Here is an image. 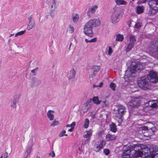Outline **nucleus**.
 <instances>
[{"mask_svg":"<svg viewBox=\"0 0 158 158\" xmlns=\"http://www.w3.org/2000/svg\"><path fill=\"white\" fill-rule=\"evenodd\" d=\"M54 10H51V11L50 13V15L52 18H53L54 16Z\"/></svg>","mask_w":158,"mask_h":158,"instance_id":"obj_51","label":"nucleus"},{"mask_svg":"<svg viewBox=\"0 0 158 158\" xmlns=\"http://www.w3.org/2000/svg\"><path fill=\"white\" fill-rule=\"evenodd\" d=\"M97 40V39L95 37L91 39L90 40H88L87 39H85V41L86 43H88L89 42V43H94L96 42Z\"/></svg>","mask_w":158,"mask_h":158,"instance_id":"obj_29","label":"nucleus"},{"mask_svg":"<svg viewBox=\"0 0 158 158\" xmlns=\"http://www.w3.org/2000/svg\"><path fill=\"white\" fill-rule=\"evenodd\" d=\"M103 85V82H101L100 83V84L98 85V87H102V86Z\"/></svg>","mask_w":158,"mask_h":158,"instance_id":"obj_55","label":"nucleus"},{"mask_svg":"<svg viewBox=\"0 0 158 158\" xmlns=\"http://www.w3.org/2000/svg\"><path fill=\"white\" fill-rule=\"evenodd\" d=\"M102 106L103 107H106L108 106V104L106 101H104L102 102Z\"/></svg>","mask_w":158,"mask_h":158,"instance_id":"obj_44","label":"nucleus"},{"mask_svg":"<svg viewBox=\"0 0 158 158\" xmlns=\"http://www.w3.org/2000/svg\"><path fill=\"white\" fill-rule=\"evenodd\" d=\"M54 113V110H49L48 111L47 113V116L49 119L51 121L53 120L54 119V115L52 114Z\"/></svg>","mask_w":158,"mask_h":158,"instance_id":"obj_17","label":"nucleus"},{"mask_svg":"<svg viewBox=\"0 0 158 158\" xmlns=\"http://www.w3.org/2000/svg\"><path fill=\"white\" fill-rule=\"evenodd\" d=\"M137 83L138 86L143 89H149L151 87L149 78L145 76L139 78L137 80Z\"/></svg>","mask_w":158,"mask_h":158,"instance_id":"obj_2","label":"nucleus"},{"mask_svg":"<svg viewBox=\"0 0 158 158\" xmlns=\"http://www.w3.org/2000/svg\"><path fill=\"white\" fill-rule=\"evenodd\" d=\"M100 24L101 21L99 19H93L85 23L84 26L93 29L94 27L98 26Z\"/></svg>","mask_w":158,"mask_h":158,"instance_id":"obj_6","label":"nucleus"},{"mask_svg":"<svg viewBox=\"0 0 158 158\" xmlns=\"http://www.w3.org/2000/svg\"><path fill=\"white\" fill-rule=\"evenodd\" d=\"M96 75V74L95 72H93L92 75L90 76V77H91L92 78L95 77Z\"/></svg>","mask_w":158,"mask_h":158,"instance_id":"obj_53","label":"nucleus"},{"mask_svg":"<svg viewBox=\"0 0 158 158\" xmlns=\"http://www.w3.org/2000/svg\"><path fill=\"white\" fill-rule=\"evenodd\" d=\"M100 69V67L99 66L94 65L92 68V69L93 72H97Z\"/></svg>","mask_w":158,"mask_h":158,"instance_id":"obj_27","label":"nucleus"},{"mask_svg":"<svg viewBox=\"0 0 158 158\" xmlns=\"http://www.w3.org/2000/svg\"><path fill=\"white\" fill-rule=\"evenodd\" d=\"M74 28L73 27L70 26L69 28V31L70 33H73L74 32Z\"/></svg>","mask_w":158,"mask_h":158,"instance_id":"obj_50","label":"nucleus"},{"mask_svg":"<svg viewBox=\"0 0 158 158\" xmlns=\"http://www.w3.org/2000/svg\"><path fill=\"white\" fill-rule=\"evenodd\" d=\"M90 115L92 118H94V114L91 113L90 114Z\"/></svg>","mask_w":158,"mask_h":158,"instance_id":"obj_56","label":"nucleus"},{"mask_svg":"<svg viewBox=\"0 0 158 158\" xmlns=\"http://www.w3.org/2000/svg\"><path fill=\"white\" fill-rule=\"evenodd\" d=\"M49 155L51 156L52 157L55 156V153L53 151H52V153H50Z\"/></svg>","mask_w":158,"mask_h":158,"instance_id":"obj_52","label":"nucleus"},{"mask_svg":"<svg viewBox=\"0 0 158 158\" xmlns=\"http://www.w3.org/2000/svg\"><path fill=\"white\" fill-rule=\"evenodd\" d=\"M104 132L103 131H100L98 133V135L99 137H101L102 135L104 134Z\"/></svg>","mask_w":158,"mask_h":158,"instance_id":"obj_49","label":"nucleus"},{"mask_svg":"<svg viewBox=\"0 0 158 158\" xmlns=\"http://www.w3.org/2000/svg\"><path fill=\"white\" fill-rule=\"evenodd\" d=\"M66 131L64 130H62L59 134V136L60 137H61L64 136H67L68 135L67 134H65Z\"/></svg>","mask_w":158,"mask_h":158,"instance_id":"obj_35","label":"nucleus"},{"mask_svg":"<svg viewBox=\"0 0 158 158\" xmlns=\"http://www.w3.org/2000/svg\"><path fill=\"white\" fill-rule=\"evenodd\" d=\"M84 33L88 36L91 37H92L94 35L93 29L85 26L84 27Z\"/></svg>","mask_w":158,"mask_h":158,"instance_id":"obj_14","label":"nucleus"},{"mask_svg":"<svg viewBox=\"0 0 158 158\" xmlns=\"http://www.w3.org/2000/svg\"><path fill=\"white\" fill-rule=\"evenodd\" d=\"M38 70V67L36 68L35 69L32 70H31V72L32 73H34V75H35L36 73H36Z\"/></svg>","mask_w":158,"mask_h":158,"instance_id":"obj_46","label":"nucleus"},{"mask_svg":"<svg viewBox=\"0 0 158 158\" xmlns=\"http://www.w3.org/2000/svg\"><path fill=\"white\" fill-rule=\"evenodd\" d=\"M76 74L75 71L74 69H73L70 71L68 74L67 77L69 80L72 79L75 77Z\"/></svg>","mask_w":158,"mask_h":158,"instance_id":"obj_16","label":"nucleus"},{"mask_svg":"<svg viewBox=\"0 0 158 158\" xmlns=\"http://www.w3.org/2000/svg\"><path fill=\"white\" fill-rule=\"evenodd\" d=\"M120 13V9L115 8L114 9V11L113 12L111 18L112 23L113 24H115L119 21L118 17Z\"/></svg>","mask_w":158,"mask_h":158,"instance_id":"obj_7","label":"nucleus"},{"mask_svg":"<svg viewBox=\"0 0 158 158\" xmlns=\"http://www.w3.org/2000/svg\"><path fill=\"white\" fill-rule=\"evenodd\" d=\"M51 8L52 10H55L57 8L56 0H52L50 2Z\"/></svg>","mask_w":158,"mask_h":158,"instance_id":"obj_21","label":"nucleus"},{"mask_svg":"<svg viewBox=\"0 0 158 158\" xmlns=\"http://www.w3.org/2000/svg\"><path fill=\"white\" fill-rule=\"evenodd\" d=\"M13 35H14V34H11L10 35V37Z\"/></svg>","mask_w":158,"mask_h":158,"instance_id":"obj_60","label":"nucleus"},{"mask_svg":"<svg viewBox=\"0 0 158 158\" xmlns=\"http://www.w3.org/2000/svg\"><path fill=\"white\" fill-rule=\"evenodd\" d=\"M75 122H73L71 124H68L66 125V127H74V126L75 125Z\"/></svg>","mask_w":158,"mask_h":158,"instance_id":"obj_45","label":"nucleus"},{"mask_svg":"<svg viewBox=\"0 0 158 158\" xmlns=\"http://www.w3.org/2000/svg\"><path fill=\"white\" fill-rule=\"evenodd\" d=\"M148 104L151 107L155 108L158 106V102L155 100L150 101Z\"/></svg>","mask_w":158,"mask_h":158,"instance_id":"obj_18","label":"nucleus"},{"mask_svg":"<svg viewBox=\"0 0 158 158\" xmlns=\"http://www.w3.org/2000/svg\"><path fill=\"white\" fill-rule=\"evenodd\" d=\"M25 31L26 30H24L17 32L15 34V37H17L18 35H21L25 33Z\"/></svg>","mask_w":158,"mask_h":158,"instance_id":"obj_38","label":"nucleus"},{"mask_svg":"<svg viewBox=\"0 0 158 158\" xmlns=\"http://www.w3.org/2000/svg\"><path fill=\"white\" fill-rule=\"evenodd\" d=\"M141 129L142 133H145V131L149 130V128L146 126L142 127Z\"/></svg>","mask_w":158,"mask_h":158,"instance_id":"obj_39","label":"nucleus"},{"mask_svg":"<svg viewBox=\"0 0 158 158\" xmlns=\"http://www.w3.org/2000/svg\"><path fill=\"white\" fill-rule=\"evenodd\" d=\"M110 131L114 132H115L117 131V129L116 128V125L114 123H112L110 125Z\"/></svg>","mask_w":158,"mask_h":158,"instance_id":"obj_24","label":"nucleus"},{"mask_svg":"<svg viewBox=\"0 0 158 158\" xmlns=\"http://www.w3.org/2000/svg\"><path fill=\"white\" fill-rule=\"evenodd\" d=\"M148 77L150 78L149 80L152 83H155L158 81V74L153 71H150Z\"/></svg>","mask_w":158,"mask_h":158,"instance_id":"obj_10","label":"nucleus"},{"mask_svg":"<svg viewBox=\"0 0 158 158\" xmlns=\"http://www.w3.org/2000/svg\"><path fill=\"white\" fill-rule=\"evenodd\" d=\"M73 129V127H71V128L68 130V131L71 132L72 131Z\"/></svg>","mask_w":158,"mask_h":158,"instance_id":"obj_57","label":"nucleus"},{"mask_svg":"<svg viewBox=\"0 0 158 158\" xmlns=\"http://www.w3.org/2000/svg\"><path fill=\"white\" fill-rule=\"evenodd\" d=\"M33 81L35 83V85H38L41 83V81L40 79H38L35 78L33 79Z\"/></svg>","mask_w":158,"mask_h":158,"instance_id":"obj_33","label":"nucleus"},{"mask_svg":"<svg viewBox=\"0 0 158 158\" xmlns=\"http://www.w3.org/2000/svg\"><path fill=\"white\" fill-rule=\"evenodd\" d=\"M106 139L107 141L112 140H114L116 138V136L114 135H112L108 134L106 135Z\"/></svg>","mask_w":158,"mask_h":158,"instance_id":"obj_19","label":"nucleus"},{"mask_svg":"<svg viewBox=\"0 0 158 158\" xmlns=\"http://www.w3.org/2000/svg\"><path fill=\"white\" fill-rule=\"evenodd\" d=\"M110 86L112 90L114 91L115 90L116 85L115 83L111 82L110 85Z\"/></svg>","mask_w":158,"mask_h":158,"instance_id":"obj_36","label":"nucleus"},{"mask_svg":"<svg viewBox=\"0 0 158 158\" xmlns=\"http://www.w3.org/2000/svg\"><path fill=\"white\" fill-rule=\"evenodd\" d=\"M136 75L135 70L131 66L128 68L126 70L125 74L124 76V79L126 81L130 82L132 81L134 78L136 77Z\"/></svg>","mask_w":158,"mask_h":158,"instance_id":"obj_4","label":"nucleus"},{"mask_svg":"<svg viewBox=\"0 0 158 158\" xmlns=\"http://www.w3.org/2000/svg\"><path fill=\"white\" fill-rule=\"evenodd\" d=\"M93 101L94 103H96L97 104H99L101 102L99 100L98 97H94L93 99Z\"/></svg>","mask_w":158,"mask_h":158,"instance_id":"obj_30","label":"nucleus"},{"mask_svg":"<svg viewBox=\"0 0 158 158\" xmlns=\"http://www.w3.org/2000/svg\"><path fill=\"white\" fill-rule=\"evenodd\" d=\"M10 39L8 41V43H9V42L10 41Z\"/></svg>","mask_w":158,"mask_h":158,"instance_id":"obj_62","label":"nucleus"},{"mask_svg":"<svg viewBox=\"0 0 158 158\" xmlns=\"http://www.w3.org/2000/svg\"><path fill=\"white\" fill-rule=\"evenodd\" d=\"M59 124V122L58 121L54 120L52 123L51 124V126L53 127L58 125Z\"/></svg>","mask_w":158,"mask_h":158,"instance_id":"obj_37","label":"nucleus"},{"mask_svg":"<svg viewBox=\"0 0 158 158\" xmlns=\"http://www.w3.org/2000/svg\"><path fill=\"white\" fill-rule=\"evenodd\" d=\"M8 153L6 152L2 155L0 158H7L8 157Z\"/></svg>","mask_w":158,"mask_h":158,"instance_id":"obj_41","label":"nucleus"},{"mask_svg":"<svg viewBox=\"0 0 158 158\" xmlns=\"http://www.w3.org/2000/svg\"><path fill=\"white\" fill-rule=\"evenodd\" d=\"M20 95L19 94L16 95L14 96V100L11 105V106L12 107H16V104L18 102V100L19 98H20Z\"/></svg>","mask_w":158,"mask_h":158,"instance_id":"obj_15","label":"nucleus"},{"mask_svg":"<svg viewBox=\"0 0 158 158\" xmlns=\"http://www.w3.org/2000/svg\"><path fill=\"white\" fill-rule=\"evenodd\" d=\"M101 149V148H100L99 143H96L95 144L93 148L94 150L96 152H98Z\"/></svg>","mask_w":158,"mask_h":158,"instance_id":"obj_25","label":"nucleus"},{"mask_svg":"<svg viewBox=\"0 0 158 158\" xmlns=\"http://www.w3.org/2000/svg\"><path fill=\"white\" fill-rule=\"evenodd\" d=\"M123 39V35L118 34L116 35V40L117 41H122Z\"/></svg>","mask_w":158,"mask_h":158,"instance_id":"obj_28","label":"nucleus"},{"mask_svg":"<svg viewBox=\"0 0 158 158\" xmlns=\"http://www.w3.org/2000/svg\"><path fill=\"white\" fill-rule=\"evenodd\" d=\"M103 152L106 155H108L110 153V150L107 149H104Z\"/></svg>","mask_w":158,"mask_h":158,"instance_id":"obj_43","label":"nucleus"},{"mask_svg":"<svg viewBox=\"0 0 158 158\" xmlns=\"http://www.w3.org/2000/svg\"><path fill=\"white\" fill-rule=\"evenodd\" d=\"M28 24L27 25V29L28 30H30L35 27L36 24L34 20L32 19L31 15L28 17Z\"/></svg>","mask_w":158,"mask_h":158,"instance_id":"obj_13","label":"nucleus"},{"mask_svg":"<svg viewBox=\"0 0 158 158\" xmlns=\"http://www.w3.org/2000/svg\"><path fill=\"white\" fill-rule=\"evenodd\" d=\"M112 52L113 51L112 49V48H111V47H109L108 54L109 55H110Z\"/></svg>","mask_w":158,"mask_h":158,"instance_id":"obj_48","label":"nucleus"},{"mask_svg":"<svg viewBox=\"0 0 158 158\" xmlns=\"http://www.w3.org/2000/svg\"><path fill=\"white\" fill-rule=\"evenodd\" d=\"M151 147L149 149L146 145L141 144L138 146H125L123 148V156H128V157H123V158H146L151 156L153 152V148Z\"/></svg>","mask_w":158,"mask_h":158,"instance_id":"obj_1","label":"nucleus"},{"mask_svg":"<svg viewBox=\"0 0 158 158\" xmlns=\"http://www.w3.org/2000/svg\"><path fill=\"white\" fill-rule=\"evenodd\" d=\"M125 110L126 108L123 106H118L117 112L116 114V117L119 118L121 122L122 121V118L124 114Z\"/></svg>","mask_w":158,"mask_h":158,"instance_id":"obj_8","label":"nucleus"},{"mask_svg":"<svg viewBox=\"0 0 158 158\" xmlns=\"http://www.w3.org/2000/svg\"><path fill=\"white\" fill-rule=\"evenodd\" d=\"M144 8L143 6H138L136 7V12L138 14L142 13L144 10Z\"/></svg>","mask_w":158,"mask_h":158,"instance_id":"obj_22","label":"nucleus"},{"mask_svg":"<svg viewBox=\"0 0 158 158\" xmlns=\"http://www.w3.org/2000/svg\"><path fill=\"white\" fill-rule=\"evenodd\" d=\"M143 64L141 63H133L131 66L135 70L136 73H139L144 68Z\"/></svg>","mask_w":158,"mask_h":158,"instance_id":"obj_9","label":"nucleus"},{"mask_svg":"<svg viewBox=\"0 0 158 158\" xmlns=\"http://www.w3.org/2000/svg\"><path fill=\"white\" fill-rule=\"evenodd\" d=\"M148 1V0H143V2H142V3H145V2H146L147 1Z\"/></svg>","mask_w":158,"mask_h":158,"instance_id":"obj_59","label":"nucleus"},{"mask_svg":"<svg viewBox=\"0 0 158 158\" xmlns=\"http://www.w3.org/2000/svg\"><path fill=\"white\" fill-rule=\"evenodd\" d=\"M142 26V24L140 23H136L135 25V28L139 29Z\"/></svg>","mask_w":158,"mask_h":158,"instance_id":"obj_42","label":"nucleus"},{"mask_svg":"<svg viewBox=\"0 0 158 158\" xmlns=\"http://www.w3.org/2000/svg\"><path fill=\"white\" fill-rule=\"evenodd\" d=\"M36 158H40V157L37 156Z\"/></svg>","mask_w":158,"mask_h":158,"instance_id":"obj_63","label":"nucleus"},{"mask_svg":"<svg viewBox=\"0 0 158 158\" xmlns=\"http://www.w3.org/2000/svg\"><path fill=\"white\" fill-rule=\"evenodd\" d=\"M79 17L78 14H76L73 18V21L74 23H76L78 21Z\"/></svg>","mask_w":158,"mask_h":158,"instance_id":"obj_31","label":"nucleus"},{"mask_svg":"<svg viewBox=\"0 0 158 158\" xmlns=\"http://www.w3.org/2000/svg\"><path fill=\"white\" fill-rule=\"evenodd\" d=\"M148 50L152 55L154 56H158V40L153 41L148 48Z\"/></svg>","mask_w":158,"mask_h":158,"instance_id":"obj_5","label":"nucleus"},{"mask_svg":"<svg viewBox=\"0 0 158 158\" xmlns=\"http://www.w3.org/2000/svg\"><path fill=\"white\" fill-rule=\"evenodd\" d=\"M31 151V148L28 147L27 148V151L26 152V156H24V158H26L28 155L30 154Z\"/></svg>","mask_w":158,"mask_h":158,"instance_id":"obj_34","label":"nucleus"},{"mask_svg":"<svg viewBox=\"0 0 158 158\" xmlns=\"http://www.w3.org/2000/svg\"><path fill=\"white\" fill-rule=\"evenodd\" d=\"M136 41L135 36L133 35H131L129 38V43L127 47L126 50L127 52L129 51L134 46Z\"/></svg>","mask_w":158,"mask_h":158,"instance_id":"obj_11","label":"nucleus"},{"mask_svg":"<svg viewBox=\"0 0 158 158\" xmlns=\"http://www.w3.org/2000/svg\"><path fill=\"white\" fill-rule=\"evenodd\" d=\"M115 2L117 5H125L127 4V2L123 0H116Z\"/></svg>","mask_w":158,"mask_h":158,"instance_id":"obj_26","label":"nucleus"},{"mask_svg":"<svg viewBox=\"0 0 158 158\" xmlns=\"http://www.w3.org/2000/svg\"><path fill=\"white\" fill-rule=\"evenodd\" d=\"M71 45H72V43H70V47H69V48H70V47H71Z\"/></svg>","mask_w":158,"mask_h":158,"instance_id":"obj_61","label":"nucleus"},{"mask_svg":"<svg viewBox=\"0 0 158 158\" xmlns=\"http://www.w3.org/2000/svg\"><path fill=\"white\" fill-rule=\"evenodd\" d=\"M89 123V119L88 118H86L85 119V121L84 123V126L85 128H87L88 127Z\"/></svg>","mask_w":158,"mask_h":158,"instance_id":"obj_32","label":"nucleus"},{"mask_svg":"<svg viewBox=\"0 0 158 158\" xmlns=\"http://www.w3.org/2000/svg\"><path fill=\"white\" fill-rule=\"evenodd\" d=\"M106 144V142L105 141H104L103 140H102L100 143V144H99V146L101 148H102Z\"/></svg>","mask_w":158,"mask_h":158,"instance_id":"obj_40","label":"nucleus"},{"mask_svg":"<svg viewBox=\"0 0 158 158\" xmlns=\"http://www.w3.org/2000/svg\"><path fill=\"white\" fill-rule=\"evenodd\" d=\"M90 11H89V10L88 9L87 13V15L89 17H90Z\"/></svg>","mask_w":158,"mask_h":158,"instance_id":"obj_54","label":"nucleus"},{"mask_svg":"<svg viewBox=\"0 0 158 158\" xmlns=\"http://www.w3.org/2000/svg\"><path fill=\"white\" fill-rule=\"evenodd\" d=\"M98 7V6H97L95 5L92 7L89 8L88 9L89 11H90L91 13L94 14L95 12Z\"/></svg>","mask_w":158,"mask_h":158,"instance_id":"obj_23","label":"nucleus"},{"mask_svg":"<svg viewBox=\"0 0 158 158\" xmlns=\"http://www.w3.org/2000/svg\"><path fill=\"white\" fill-rule=\"evenodd\" d=\"M98 87V85H96L94 84L93 85V88H94L95 87Z\"/></svg>","mask_w":158,"mask_h":158,"instance_id":"obj_58","label":"nucleus"},{"mask_svg":"<svg viewBox=\"0 0 158 158\" xmlns=\"http://www.w3.org/2000/svg\"><path fill=\"white\" fill-rule=\"evenodd\" d=\"M92 134V132L90 131H86V133L84 134L83 135V136L85 138H89L87 139L85 141V143H87L89 141V138Z\"/></svg>","mask_w":158,"mask_h":158,"instance_id":"obj_20","label":"nucleus"},{"mask_svg":"<svg viewBox=\"0 0 158 158\" xmlns=\"http://www.w3.org/2000/svg\"><path fill=\"white\" fill-rule=\"evenodd\" d=\"M149 130H151L153 133H154L156 130V128L154 127H153L151 128H149Z\"/></svg>","mask_w":158,"mask_h":158,"instance_id":"obj_47","label":"nucleus"},{"mask_svg":"<svg viewBox=\"0 0 158 158\" xmlns=\"http://www.w3.org/2000/svg\"><path fill=\"white\" fill-rule=\"evenodd\" d=\"M148 5L150 8L148 12V15H154L158 11V0H149Z\"/></svg>","mask_w":158,"mask_h":158,"instance_id":"obj_3","label":"nucleus"},{"mask_svg":"<svg viewBox=\"0 0 158 158\" xmlns=\"http://www.w3.org/2000/svg\"><path fill=\"white\" fill-rule=\"evenodd\" d=\"M141 101L138 98H133L129 102V105L131 106L134 107L139 106L140 105Z\"/></svg>","mask_w":158,"mask_h":158,"instance_id":"obj_12","label":"nucleus"}]
</instances>
